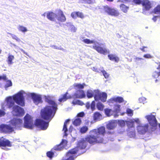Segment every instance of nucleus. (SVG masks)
Listing matches in <instances>:
<instances>
[{
    "label": "nucleus",
    "instance_id": "obj_1",
    "mask_svg": "<svg viewBox=\"0 0 160 160\" xmlns=\"http://www.w3.org/2000/svg\"><path fill=\"white\" fill-rule=\"evenodd\" d=\"M31 97L34 103L36 105L40 102V96L34 93H26L21 90L12 97H9L7 98V106L8 108H12V113L14 116H22L24 113V109L18 105H15V102L21 106L25 105V98Z\"/></svg>",
    "mask_w": 160,
    "mask_h": 160
},
{
    "label": "nucleus",
    "instance_id": "obj_2",
    "mask_svg": "<svg viewBox=\"0 0 160 160\" xmlns=\"http://www.w3.org/2000/svg\"><path fill=\"white\" fill-rule=\"evenodd\" d=\"M44 97L45 102L51 106H46L41 110V130H43L47 129L58 109L57 104L52 100V97L49 96H45Z\"/></svg>",
    "mask_w": 160,
    "mask_h": 160
},
{
    "label": "nucleus",
    "instance_id": "obj_3",
    "mask_svg": "<svg viewBox=\"0 0 160 160\" xmlns=\"http://www.w3.org/2000/svg\"><path fill=\"white\" fill-rule=\"evenodd\" d=\"M22 120L18 118H14L10 121V125L2 124L0 125V130L2 132L7 133L13 131L14 128L20 129L22 126Z\"/></svg>",
    "mask_w": 160,
    "mask_h": 160
},
{
    "label": "nucleus",
    "instance_id": "obj_4",
    "mask_svg": "<svg viewBox=\"0 0 160 160\" xmlns=\"http://www.w3.org/2000/svg\"><path fill=\"white\" fill-rule=\"evenodd\" d=\"M83 41L87 44L93 43L94 44L93 48L100 54H105L109 52V50L104 47L105 45L104 44L99 43L94 40H90L88 39H84Z\"/></svg>",
    "mask_w": 160,
    "mask_h": 160
},
{
    "label": "nucleus",
    "instance_id": "obj_5",
    "mask_svg": "<svg viewBox=\"0 0 160 160\" xmlns=\"http://www.w3.org/2000/svg\"><path fill=\"white\" fill-rule=\"evenodd\" d=\"M107 96L106 93H101L98 90H88L87 92V96L88 98H91L94 96L95 100L96 101L100 100L103 102H105L106 100Z\"/></svg>",
    "mask_w": 160,
    "mask_h": 160
},
{
    "label": "nucleus",
    "instance_id": "obj_6",
    "mask_svg": "<svg viewBox=\"0 0 160 160\" xmlns=\"http://www.w3.org/2000/svg\"><path fill=\"white\" fill-rule=\"evenodd\" d=\"M68 93L67 92L65 94L62 95L59 98L58 101L60 102H64L67 99L73 98L75 99L76 98H82L86 96V95L84 91L79 90H77L72 96L71 95L68 96Z\"/></svg>",
    "mask_w": 160,
    "mask_h": 160
},
{
    "label": "nucleus",
    "instance_id": "obj_7",
    "mask_svg": "<svg viewBox=\"0 0 160 160\" xmlns=\"http://www.w3.org/2000/svg\"><path fill=\"white\" fill-rule=\"evenodd\" d=\"M24 119V127L26 128L32 129L34 125L39 128L40 126V119L39 118L36 119L34 124H33L32 118L28 114L26 115Z\"/></svg>",
    "mask_w": 160,
    "mask_h": 160
},
{
    "label": "nucleus",
    "instance_id": "obj_8",
    "mask_svg": "<svg viewBox=\"0 0 160 160\" xmlns=\"http://www.w3.org/2000/svg\"><path fill=\"white\" fill-rule=\"evenodd\" d=\"M67 141L65 139H62L61 142L59 144L57 145L52 148L50 151L48 152L47 153V157L50 158H52L54 156H56L55 155V151H60L62 150L66 146Z\"/></svg>",
    "mask_w": 160,
    "mask_h": 160
},
{
    "label": "nucleus",
    "instance_id": "obj_9",
    "mask_svg": "<svg viewBox=\"0 0 160 160\" xmlns=\"http://www.w3.org/2000/svg\"><path fill=\"white\" fill-rule=\"evenodd\" d=\"M145 118L147 119L150 125L152 127L151 131H154L158 124L157 121L155 116L151 114L146 116Z\"/></svg>",
    "mask_w": 160,
    "mask_h": 160
},
{
    "label": "nucleus",
    "instance_id": "obj_10",
    "mask_svg": "<svg viewBox=\"0 0 160 160\" xmlns=\"http://www.w3.org/2000/svg\"><path fill=\"white\" fill-rule=\"evenodd\" d=\"M103 10L108 15L117 17L119 15L118 10L109 7L108 5L103 6Z\"/></svg>",
    "mask_w": 160,
    "mask_h": 160
},
{
    "label": "nucleus",
    "instance_id": "obj_11",
    "mask_svg": "<svg viewBox=\"0 0 160 160\" xmlns=\"http://www.w3.org/2000/svg\"><path fill=\"white\" fill-rule=\"evenodd\" d=\"M141 4L143 7L142 13L147 15L148 13L146 11H148L152 7V3L149 0H143Z\"/></svg>",
    "mask_w": 160,
    "mask_h": 160
},
{
    "label": "nucleus",
    "instance_id": "obj_12",
    "mask_svg": "<svg viewBox=\"0 0 160 160\" xmlns=\"http://www.w3.org/2000/svg\"><path fill=\"white\" fill-rule=\"evenodd\" d=\"M148 125L147 124H142L138 126L137 131L139 134H144L148 131Z\"/></svg>",
    "mask_w": 160,
    "mask_h": 160
},
{
    "label": "nucleus",
    "instance_id": "obj_13",
    "mask_svg": "<svg viewBox=\"0 0 160 160\" xmlns=\"http://www.w3.org/2000/svg\"><path fill=\"white\" fill-rule=\"evenodd\" d=\"M11 147V144L10 142L3 137L0 138V147Z\"/></svg>",
    "mask_w": 160,
    "mask_h": 160
},
{
    "label": "nucleus",
    "instance_id": "obj_14",
    "mask_svg": "<svg viewBox=\"0 0 160 160\" xmlns=\"http://www.w3.org/2000/svg\"><path fill=\"white\" fill-rule=\"evenodd\" d=\"M124 101V99L122 97L117 96L111 98L109 100L108 102L111 103H113L114 102L120 103Z\"/></svg>",
    "mask_w": 160,
    "mask_h": 160
},
{
    "label": "nucleus",
    "instance_id": "obj_15",
    "mask_svg": "<svg viewBox=\"0 0 160 160\" xmlns=\"http://www.w3.org/2000/svg\"><path fill=\"white\" fill-rule=\"evenodd\" d=\"M129 129L130 131H128V135L130 138L135 137V132L133 123H131V125Z\"/></svg>",
    "mask_w": 160,
    "mask_h": 160
},
{
    "label": "nucleus",
    "instance_id": "obj_16",
    "mask_svg": "<svg viewBox=\"0 0 160 160\" xmlns=\"http://www.w3.org/2000/svg\"><path fill=\"white\" fill-rule=\"evenodd\" d=\"M117 126L116 121H110L107 125V128L108 130L113 129Z\"/></svg>",
    "mask_w": 160,
    "mask_h": 160
},
{
    "label": "nucleus",
    "instance_id": "obj_17",
    "mask_svg": "<svg viewBox=\"0 0 160 160\" xmlns=\"http://www.w3.org/2000/svg\"><path fill=\"white\" fill-rule=\"evenodd\" d=\"M157 69L158 70V71H155L153 72L152 73V76L154 78H158V79H160V62Z\"/></svg>",
    "mask_w": 160,
    "mask_h": 160
},
{
    "label": "nucleus",
    "instance_id": "obj_18",
    "mask_svg": "<svg viewBox=\"0 0 160 160\" xmlns=\"http://www.w3.org/2000/svg\"><path fill=\"white\" fill-rule=\"evenodd\" d=\"M56 19L61 22H64L66 20V18L62 11H59L58 15H57Z\"/></svg>",
    "mask_w": 160,
    "mask_h": 160
},
{
    "label": "nucleus",
    "instance_id": "obj_19",
    "mask_svg": "<svg viewBox=\"0 0 160 160\" xmlns=\"http://www.w3.org/2000/svg\"><path fill=\"white\" fill-rule=\"evenodd\" d=\"M57 15L53 12H49L47 13V17L48 19L52 21H55Z\"/></svg>",
    "mask_w": 160,
    "mask_h": 160
},
{
    "label": "nucleus",
    "instance_id": "obj_20",
    "mask_svg": "<svg viewBox=\"0 0 160 160\" xmlns=\"http://www.w3.org/2000/svg\"><path fill=\"white\" fill-rule=\"evenodd\" d=\"M70 121V120L68 119L66 120L64 123L62 130L64 131V136H67L68 135L67 132L68 131V129L67 128V124Z\"/></svg>",
    "mask_w": 160,
    "mask_h": 160
},
{
    "label": "nucleus",
    "instance_id": "obj_21",
    "mask_svg": "<svg viewBox=\"0 0 160 160\" xmlns=\"http://www.w3.org/2000/svg\"><path fill=\"white\" fill-rule=\"evenodd\" d=\"M85 86L86 84L84 83H83L82 84L81 83H75L73 84L74 88L75 89H83Z\"/></svg>",
    "mask_w": 160,
    "mask_h": 160
},
{
    "label": "nucleus",
    "instance_id": "obj_22",
    "mask_svg": "<svg viewBox=\"0 0 160 160\" xmlns=\"http://www.w3.org/2000/svg\"><path fill=\"white\" fill-rule=\"evenodd\" d=\"M108 57L110 60L114 61L116 62H118L119 60L118 58L115 55L109 54L108 55Z\"/></svg>",
    "mask_w": 160,
    "mask_h": 160
},
{
    "label": "nucleus",
    "instance_id": "obj_23",
    "mask_svg": "<svg viewBox=\"0 0 160 160\" xmlns=\"http://www.w3.org/2000/svg\"><path fill=\"white\" fill-rule=\"evenodd\" d=\"M82 122V120L80 118L77 117L72 122L74 125L75 126L79 125Z\"/></svg>",
    "mask_w": 160,
    "mask_h": 160
},
{
    "label": "nucleus",
    "instance_id": "obj_24",
    "mask_svg": "<svg viewBox=\"0 0 160 160\" xmlns=\"http://www.w3.org/2000/svg\"><path fill=\"white\" fill-rule=\"evenodd\" d=\"M101 117V115L98 112H95L93 115V119L94 121H97L100 120V118Z\"/></svg>",
    "mask_w": 160,
    "mask_h": 160
},
{
    "label": "nucleus",
    "instance_id": "obj_25",
    "mask_svg": "<svg viewBox=\"0 0 160 160\" xmlns=\"http://www.w3.org/2000/svg\"><path fill=\"white\" fill-rule=\"evenodd\" d=\"M154 13L158 14V16L160 18V5H158L153 10Z\"/></svg>",
    "mask_w": 160,
    "mask_h": 160
},
{
    "label": "nucleus",
    "instance_id": "obj_26",
    "mask_svg": "<svg viewBox=\"0 0 160 160\" xmlns=\"http://www.w3.org/2000/svg\"><path fill=\"white\" fill-rule=\"evenodd\" d=\"M120 8L121 10L125 13L127 12L128 10L129 9L128 7L126 6L123 4H122L120 5Z\"/></svg>",
    "mask_w": 160,
    "mask_h": 160
},
{
    "label": "nucleus",
    "instance_id": "obj_27",
    "mask_svg": "<svg viewBox=\"0 0 160 160\" xmlns=\"http://www.w3.org/2000/svg\"><path fill=\"white\" fill-rule=\"evenodd\" d=\"M17 28L19 31L23 33H24L28 31V30L26 28L22 26L19 25L18 26Z\"/></svg>",
    "mask_w": 160,
    "mask_h": 160
},
{
    "label": "nucleus",
    "instance_id": "obj_28",
    "mask_svg": "<svg viewBox=\"0 0 160 160\" xmlns=\"http://www.w3.org/2000/svg\"><path fill=\"white\" fill-rule=\"evenodd\" d=\"M120 105L116 104L114 105L113 108V111L117 113L119 112L120 111Z\"/></svg>",
    "mask_w": 160,
    "mask_h": 160
},
{
    "label": "nucleus",
    "instance_id": "obj_29",
    "mask_svg": "<svg viewBox=\"0 0 160 160\" xmlns=\"http://www.w3.org/2000/svg\"><path fill=\"white\" fill-rule=\"evenodd\" d=\"M14 57L13 56L9 54L8 58V64H12V60L14 59Z\"/></svg>",
    "mask_w": 160,
    "mask_h": 160
},
{
    "label": "nucleus",
    "instance_id": "obj_30",
    "mask_svg": "<svg viewBox=\"0 0 160 160\" xmlns=\"http://www.w3.org/2000/svg\"><path fill=\"white\" fill-rule=\"evenodd\" d=\"M72 103L73 104H78L79 105H80L81 106H82L84 104V103L82 102V101H80L79 100H74L72 102Z\"/></svg>",
    "mask_w": 160,
    "mask_h": 160
},
{
    "label": "nucleus",
    "instance_id": "obj_31",
    "mask_svg": "<svg viewBox=\"0 0 160 160\" xmlns=\"http://www.w3.org/2000/svg\"><path fill=\"white\" fill-rule=\"evenodd\" d=\"M101 72L102 73L103 75L106 78H108L109 75L105 70L103 69V68H102V70H101Z\"/></svg>",
    "mask_w": 160,
    "mask_h": 160
},
{
    "label": "nucleus",
    "instance_id": "obj_32",
    "mask_svg": "<svg viewBox=\"0 0 160 160\" xmlns=\"http://www.w3.org/2000/svg\"><path fill=\"white\" fill-rule=\"evenodd\" d=\"M88 128L87 126H83L80 128V131L82 133H84L86 132L88 130Z\"/></svg>",
    "mask_w": 160,
    "mask_h": 160
},
{
    "label": "nucleus",
    "instance_id": "obj_33",
    "mask_svg": "<svg viewBox=\"0 0 160 160\" xmlns=\"http://www.w3.org/2000/svg\"><path fill=\"white\" fill-rule=\"evenodd\" d=\"M97 107L98 110H102L103 109L104 106L101 103L98 102L97 104Z\"/></svg>",
    "mask_w": 160,
    "mask_h": 160
},
{
    "label": "nucleus",
    "instance_id": "obj_34",
    "mask_svg": "<svg viewBox=\"0 0 160 160\" xmlns=\"http://www.w3.org/2000/svg\"><path fill=\"white\" fill-rule=\"evenodd\" d=\"M112 112V110L111 109L107 108L105 109V113L108 116H110L112 114L111 112Z\"/></svg>",
    "mask_w": 160,
    "mask_h": 160
},
{
    "label": "nucleus",
    "instance_id": "obj_35",
    "mask_svg": "<svg viewBox=\"0 0 160 160\" xmlns=\"http://www.w3.org/2000/svg\"><path fill=\"white\" fill-rule=\"evenodd\" d=\"M12 85V83L11 81L10 80L8 81L5 86L6 90H7V89L8 87L11 86Z\"/></svg>",
    "mask_w": 160,
    "mask_h": 160
},
{
    "label": "nucleus",
    "instance_id": "obj_36",
    "mask_svg": "<svg viewBox=\"0 0 160 160\" xmlns=\"http://www.w3.org/2000/svg\"><path fill=\"white\" fill-rule=\"evenodd\" d=\"M127 113L128 116H132L133 115V111L130 108H127Z\"/></svg>",
    "mask_w": 160,
    "mask_h": 160
},
{
    "label": "nucleus",
    "instance_id": "obj_37",
    "mask_svg": "<svg viewBox=\"0 0 160 160\" xmlns=\"http://www.w3.org/2000/svg\"><path fill=\"white\" fill-rule=\"evenodd\" d=\"M118 125L121 127H123L125 125V122L123 120H118Z\"/></svg>",
    "mask_w": 160,
    "mask_h": 160
},
{
    "label": "nucleus",
    "instance_id": "obj_38",
    "mask_svg": "<svg viewBox=\"0 0 160 160\" xmlns=\"http://www.w3.org/2000/svg\"><path fill=\"white\" fill-rule=\"evenodd\" d=\"M9 34H10L12 38L16 40L18 42H20L21 41V40L19 38L16 36L15 35L13 34H12L9 33Z\"/></svg>",
    "mask_w": 160,
    "mask_h": 160
},
{
    "label": "nucleus",
    "instance_id": "obj_39",
    "mask_svg": "<svg viewBox=\"0 0 160 160\" xmlns=\"http://www.w3.org/2000/svg\"><path fill=\"white\" fill-rule=\"evenodd\" d=\"M139 101L140 103H142L144 104L146 102V98L144 97H142L139 98Z\"/></svg>",
    "mask_w": 160,
    "mask_h": 160
},
{
    "label": "nucleus",
    "instance_id": "obj_40",
    "mask_svg": "<svg viewBox=\"0 0 160 160\" xmlns=\"http://www.w3.org/2000/svg\"><path fill=\"white\" fill-rule=\"evenodd\" d=\"M95 102L93 101L92 102L91 105V108L92 110H93L95 109Z\"/></svg>",
    "mask_w": 160,
    "mask_h": 160
},
{
    "label": "nucleus",
    "instance_id": "obj_41",
    "mask_svg": "<svg viewBox=\"0 0 160 160\" xmlns=\"http://www.w3.org/2000/svg\"><path fill=\"white\" fill-rule=\"evenodd\" d=\"M143 0H133V2L137 4H141Z\"/></svg>",
    "mask_w": 160,
    "mask_h": 160
},
{
    "label": "nucleus",
    "instance_id": "obj_42",
    "mask_svg": "<svg viewBox=\"0 0 160 160\" xmlns=\"http://www.w3.org/2000/svg\"><path fill=\"white\" fill-rule=\"evenodd\" d=\"M77 17L82 18H84V16L82 13L79 12H77Z\"/></svg>",
    "mask_w": 160,
    "mask_h": 160
},
{
    "label": "nucleus",
    "instance_id": "obj_43",
    "mask_svg": "<svg viewBox=\"0 0 160 160\" xmlns=\"http://www.w3.org/2000/svg\"><path fill=\"white\" fill-rule=\"evenodd\" d=\"M69 28L70 29L71 31L73 32H75L77 30V28L73 25Z\"/></svg>",
    "mask_w": 160,
    "mask_h": 160
},
{
    "label": "nucleus",
    "instance_id": "obj_44",
    "mask_svg": "<svg viewBox=\"0 0 160 160\" xmlns=\"http://www.w3.org/2000/svg\"><path fill=\"white\" fill-rule=\"evenodd\" d=\"M84 116V113L83 112H81L79 113L77 115V117L78 118L82 117Z\"/></svg>",
    "mask_w": 160,
    "mask_h": 160
},
{
    "label": "nucleus",
    "instance_id": "obj_45",
    "mask_svg": "<svg viewBox=\"0 0 160 160\" xmlns=\"http://www.w3.org/2000/svg\"><path fill=\"white\" fill-rule=\"evenodd\" d=\"M77 12H73L71 13V16L73 18H76L77 17Z\"/></svg>",
    "mask_w": 160,
    "mask_h": 160
},
{
    "label": "nucleus",
    "instance_id": "obj_46",
    "mask_svg": "<svg viewBox=\"0 0 160 160\" xmlns=\"http://www.w3.org/2000/svg\"><path fill=\"white\" fill-rule=\"evenodd\" d=\"M135 59V62L137 63H139V61H141V60H143L144 59L142 58H136Z\"/></svg>",
    "mask_w": 160,
    "mask_h": 160
},
{
    "label": "nucleus",
    "instance_id": "obj_47",
    "mask_svg": "<svg viewBox=\"0 0 160 160\" xmlns=\"http://www.w3.org/2000/svg\"><path fill=\"white\" fill-rule=\"evenodd\" d=\"M5 112L4 111L0 110V117L4 116L5 114Z\"/></svg>",
    "mask_w": 160,
    "mask_h": 160
},
{
    "label": "nucleus",
    "instance_id": "obj_48",
    "mask_svg": "<svg viewBox=\"0 0 160 160\" xmlns=\"http://www.w3.org/2000/svg\"><path fill=\"white\" fill-rule=\"evenodd\" d=\"M144 58H151V56L149 54H145L143 56Z\"/></svg>",
    "mask_w": 160,
    "mask_h": 160
},
{
    "label": "nucleus",
    "instance_id": "obj_49",
    "mask_svg": "<svg viewBox=\"0 0 160 160\" xmlns=\"http://www.w3.org/2000/svg\"><path fill=\"white\" fill-rule=\"evenodd\" d=\"M65 25L69 28H70L72 26V23L71 22H67L66 23Z\"/></svg>",
    "mask_w": 160,
    "mask_h": 160
},
{
    "label": "nucleus",
    "instance_id": "obj_50",
    "mask_svg": "<svg viewBox=\"0 0 160 160\" xmlns=\"http://www.w3.org/2000/svg\"><path fill=\"white\" fill-rule=\"evenodd\" d=\"M3 79L4 80H6L7 79V77L6 76H0V80Z\"/></svg>",
    "mask_w": 160,
    "mask_h": 160
},
{
    "label": "nucleus",
    "instance_id": "obj_51",
    "mask_svg": "<svg viewBox=\"0 0 160 160\" xmlns=\"http://www.w3.org/2000/svg\"><path fill=\"white\" fill-rule=\"evenodd\" d=\"M86 107L87 108V109L89 108L90 107V104L89 102H87L86 105Z\"/></svg>",
    "mask_w": 160,
    "mask_h": 160
},
{
    "label": "nucleus",
    "instance_id": "obj_52",
    "mask_svg": "<svg viewBox=\"0 0 160 160\" xmlns=\"http://www.w3.org/2000/svg\"><path fill=\"white\" fill-rule=\"evenodd\" d=\"M134 122L138 123H139L140 122V121L138 118H135L134 119Z\"/></svg>",
    "mask_w": 160,
    "mask_h": 160
},
{
    "label": "nucleus",
    "instance_id": "obj_53",
    "mask_svg": "<svg viewBox=\"0 0 160 160\" xmlns=\"http://www.w3.org/2000/svg\"><path fill=\"white\" fill-rule=\"evenodd\" d=\"M57 49H58V50H62V51H66V50H65V49H63V48H61V47H57Z\"/></svg>",
    "mask_w": 160,
    "mask_h": 160
},
{
    "label": "nucleus",
    "instance_id": "obj_54",
    "mask_svg": "<svg viewBox=\"0 0 160 160\" xmlns=\"http://www.w3.org/2000/svg\"><path fill=\"white\" fill-rule=\"evenodd\" d=\"M157 17H158V16H154L152 18V20L154 22H156L157 20Z\"/></svg>",
    "mask_w": 160,
    "mask_h": 160
},
{
    "label": "nucleus",
    "instance_id": "obj_55",
    "mask_svg": "<svg viewBox=\"0 0 160 160\" xmlns=\"http://www.w3.org/2000/svg\"><path fill=\"white\" fill-rule=\"evenodd\" d=\"M50 47L53 48L55 49H57L58 47L54 45H50Z\"/></svg>",
    "mask_w": 160,
    "mask_h": 160
},
{
    "label": "nucleus",
    "instance_id": "obj_56",
    "mask_svg": "<svg viewBox=\"0 0 160 160\" xmlns=\"http://www.w3.org/2000/svg\"><path fill=\"white\" fill-rule=\"evenodd\" d=\"M73 129V127L72 126H71L69 128V132H71L72 131V129Z\"/></svg>",
    "mask_w": 160,
    "mask_h": 160
},
{
    "label": "nucleus",
    "instance_id": "obj_57",
    "mask_svg": "<svg viewBox=\"0 0 160 160\" xmlns=\"http://www.w3.org/2000/svg\"><path fill=\"white\" fill-rule=\"evenodd\" d=\"M93 70L96 72H99L98 69L97 68H96L95 67H94L93 68Z\"/></svg>",
    "mask_w": 160,
    "mask_h": 160
},
{
    "label": "nucleus",
    "instance_id": "obj_58",
    "mask_svg": "<svg viewBox=\"0 0 160 160\" xmlns=\"http://www.w3.org/2000/svg\"><path fill=\"white\" fill-rule=\"evenodd\" d=\"M147 48V47H143L142 48H140V49L143 52H145L146 51L144 50V48Z\"/></svg>",
    "mask_w": 160,
    "mask_h": 160
},
{
    "label": "nucleus",
    "instance_id": "obj_59",
    "mask_svg": "<svg viewBox=\"0 0 160 160\" xmlns=\"http://www.w3.org/2000/svg\"><path fill=\"white\" fill-rule=\"evenodd\" d=\"M129 0H119V2H124L127 1H128Z\"/></svg>",
    "mask_w": 160,
    "mask_h": 160
},
{
    "label": "nucleus",
    "instance_id": "obj_60",
    "mask_svg": "<svg viewBox=\"0 0 160 160\" xmlns=\"http://www.w3.org/2000/svg\"><path fill=\"white\" fill-rule=\"evenodd\" d=\"M73 87H74L73 86L70 87V88L68 89V91L70 90L72 88H73Z\"/></svg>",
    "mask_w": 160,
    "mask_h": 160
},
{
    "label": "nucleus",
    "instance_id": "obj_61",
    "mask_svg": "<svg viewBox=\"0 0 160 160\" xmlns=\"http://www.w3.org/2000/svg\"><path fill=\"white\" fill-rule=\"evenodd\" d=\"M11 44L13 46H14L15 48H16L17 47V46H16L15 44L12 43H11Z\"/></svg>",
    "mask_w": 160,
    "mask_h": 160
},
{
    "label": "nucleus",
    "instance_id": "obj_62",
    "mask_svg": "<svg viewBox=\"0 0 160 160\" xmlns=\"http://www.w3.org/2000/svg\"><path fill=\"white\" fill-rule=\"evenodd\" d=\"M117 37L119 38H121V36L118 34H117Z\"/></svg>",
    "mask_w": 160,
    "mask_h": 160
},
{
    "label": "nucleus",
    "instance_id": "obj_63",
    "mask_svg": "<svg viewBox=\"0 0 160 160\" xmlns=\"http://www.w3.org/2000/svg\"><path fill=\"white\" fill-rule=\"evenodd\" d=\"M108 134H112L113 133V132H111L110 131H108Z\"/></svg>",
    "mask_w": 160,
    "mask_h": 160
},
{
    "label": "nucleus",
    "instance_id": "obj_64",
    "mask_svg": "<svg viewBox=\"0 0 160 160\" xmlns=\"http://www.w3.org/2000/svg\"><path fill=\"white\" fill-rule=\"evenodd\" d=\"M2 108L4 110L5 109V107H4L3 105H2Z\"/></svg>",
    "mask_w": 160,
    "mask_h": 160
}]
</instances>
